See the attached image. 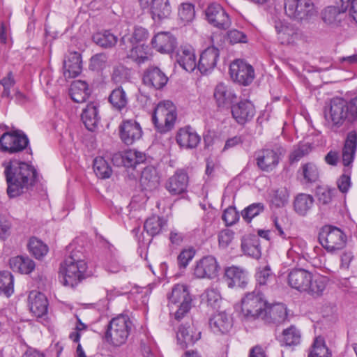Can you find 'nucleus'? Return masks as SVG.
Wrapping results in <instances>:
<instances>
[{
	"label": "nucleus",
	"instance_id": "nucleus-1",
	"mask_svg": "<svg viewBox=\"0 0 357 357\" xmlns=\"http://www.w3.org/2000/svg\"><path fill=\"white\" fill-rule=\"evenodd\" d=\"M3 174L7 183V194L10 198L16 197L35 183L37 172L35 168L24 162L10 160L3 163Z\"/></svg>",
	"mask_w": 357,
	"mask_h": 357
},
{
	"label": "nucleus",
	"instance_id": "nucleus-2",
	"mask_svg": "<svg viewBox=\"0 0 357 357\" xmlns=\"http://www.w3.org/2000/svg\"><path fill=\"white\" fill-rule=\"evenodd\" d=\"M287 282L291 288L314 298L321 296L326 287L325 278H313L312 273L303 268L291 270L288 274Z\"/></svg>",
	"mask_w": 357,
	"mask_h": 357
},
{
	"label": "nucleus",
	"instance_id": "nucleus-3",
	"mask_svg": "<svg viewBox=\"0 0 357 357\" xmlns=\"http://www.w3.org/2000/svg\"><path fill=\"white\" fill-rule=\"evenodd\" d=\"M87 269L84 255L79 250H73L63 263L61 264V273L63 275V284L73 287L85 278Z\"/></svg>",
	"mask_w": 357,
	"mask_h": 357
},
{
	"label": "nucleus",
	"instance_id": "nucleus-4",
	"mask_svg": "<svg viewBox=\"0 0 357 357\" xmlns=\"http://www.w3.org/2000/svg\"><path fill=\"white\" fill-rule=\"evenodd\" d=\"M132 328V323L129 317L120 314L113 318L107 325L106 340L114 346H120L126 342Z\"/></svg>",
	"mask_w": 357,
	"mask_h": 357
},
{
	"label": "nucleus",
	"instance_id": "nucleus-5",
	"mask_svg": "<svg viewBox=\"0 0 357 357\" xmlns=\"http://www.w3.org/2000/svg\"><path fill=\"white\" fill-rule=\"evenodd\" d=\"M176 116V109L173 102L165 100L159 102L155 108L152 121L158 132L165 133L173 128Z\"/></svg>",
	"mask_w": 357,
	"mask_h": 357
},
{
	"label": "nucleus",
	"instance_id": "nucleus-6",
	"mask_svg": "<svg viewBox=\"0 0 357 357\" xmlns=\"http://www.w3.org/2000/svg\"><path fill=\"white\" fill-rule=\"evenodd\" d=\"M266 301L259 291L249 292L241 300V314L247 321L261 318Z\"/></svg>",
	"mask_w": 357,
	"mask_h": 357
},
{
	"label": "nucleus",
	"instance_id": "nucleus-7",
	"mask_svg": "<svg viewBox=\"0 0 357 357\" xmlns=\"http://www.w3.org/2000/svg\"><path fill=\"white\" fill-rule=\"evenodd\" d=\"M168 299L169 305L171 307L174 305L178 307L174 314L175 319L178 321L188 313L191 308L192 298L188 287L185 284H176L168 296Z\"/></svg>",
	"mask_w": 357,
	"mask_h": 357
},
{
	"label": "nucleus",
	"instance_id": "nucleus-8",
	"mask_svg": "<svg viewBox=\"0 0 357 357\" xmlns=\"http://www.w3.org/2000/svg\"><path fill=\"white\" fill-rule=\"evenodd\" d=\"M319 241L328 252H333L345 247L347 236L337 227L325 225L319 233Z\"/></svg>",
	"mask_w": 357,
	"mask_h": 357
},
{
	"label": "nucleus",
	"instance_id": "nucleus-9",
	"mask_svg": "<svg viewBox=\"0 0 357 357\" xmlns=\"http://www.w3.org/2000/svg\"><path fill=\"white\" fill-rule=\"evenodd\" d=\"M347 101L341 98L331 100L329 107L324 109V117L328 126L340 128L346 119L349 120Z\"/></svg>",
	"mask_w": 357,
	"mask_h": 357
},
{
	"label": "nucleus",
	"instance_id": "nucleus-10",
	"mask_svg": "<svg viewBox=\"0 0 357 357\" xmlns=\"http://www.w3.org/2000/svg\"><path fill=\"white\" fill-rule=\"evenodd\" d=\"M29 143L27 136L19 130L6 132L0 137L1 151L10 154L22 151L28 146Z\"/></svg>",
	"mask_w": 357,
	"mask_h": 357
},
{
	"label": "nucleus",
	"instance_id": "nucleus-11",
	"mask_svg": "<svg viewBox=\"0 0 357 357\" xmlns=\"http://www.w3.org/2000/svg\"><path fill=\"white\" fill-rule=\"evenodd\" d=\"M284 11L290 18L298 21L308 20L317 13L311 0H285Z\"/></svg>",
	"mask_w": 357,
	"mask_h": 357
},
{
	"label": "nucleus",
	"instance_id": "nucleus-12",
	"mask_svg": "<svg viewBox=\"0 0 357 357\" xmlns=\"http://www.w3.org/2000/svg\"><path fill=\"white\" fill-rule=\"evenodd\" d=\"M220 267L216 259L208 255L197 261L193 268V275L198 279L212 280L218 275Z\"/></svg>",
	"mask_w": 357,
	"mask_h": 357
},
{
	"label": "nucleus",
	"instance_id": "nucleus-13",
	"mask_svg": "<svg viewBox=\"0 0 357 357\" xmlns=\"http://www.w3.org/2000/svg\"><path fill=\"white\" fill-rule=\"evenodd\" d=\"M231 79L242 85H249L255 78L252 66L241 59L233 61L229 66Z\"/></svg>",
	"mask_w": 357,
	"mask_h": 357
},
{
	"label": "nucleus",
	"instance_id": "nucleus-14",
	"mask_svg": "<svg viewBox=\"0 0 357 357\" xmlns=\"http://www.w3.org/2000/svg\"><path fill=\"white\" fill-rule=\"evenodd\" d=\"M209 24L220 29L226 30L231 26V20L225 9L217 3L209 4L205 10Z\"/></svg>",
	"mask_w": 357,
	"mask_h": 357
},
{
	"label": "nucleus",
	"instance_id": "nucleus-15",
	"mask_svg": "<svg viewBox=\"0 0 357 357\" xmlns=\"http://www.w3.org/2000/svg\"><path fill=\"white\" fill-rule=\"evenodd\" d=\"M146 160V154L135 149H128L123 152L116 153L112 158L114 165L127 167H135L137 165L144 162Z\"/></svg>",
	"mask_w": 357,
	"mask_h": 357
},
{
	"label": "nucleus",
	"instance_id": "nucleus-16",
	"mask_svg": "<svg viewBox=\"0 0 357 357\" xmlns=\"http://www.w3.org/2000/svg\"><path fill=\"white\" fill-rule=\"evenodd\" d=\"M119 134L122 142L131 145L142 135L140 125L134 120H126L119 126Z\"/></svg>",
	"mask_w": 357,
	"mask_h": 357
},
{
	"label": "nucleus",
	"instance_id": "nucleus-17",
	"mask_svg": "<svg viewBox=\"0 0 357 357\" xmlns=\"http://www.w3.org/2000/svg\"><path fill=\"white\" fill-rule=\"evenodd\" d=\"M142 79L146 86L161 89L167 84L168 77L158 67L150 66L145 70Z\"/></svg>",
	"mask_w": 357,
	"mask_h": 357
},
{
	"label": "nucleus",
	"instance_id": "nucleus-18",
	"mask_svg": "<svg viewBox=\"0 0 357 357\" xmlns=\"http://www.w3.org/2000/svg\"><path fill=\"white\" fill-rule=\"evenodd\" d=\"M231 114L238 123L244 124L253 118L255 108L249 100L240 101L231 106Z\"/></svg>",
	"mask_w": 357,
	"mask_h": 357
},
{
	"label": "nucleus",
	"instance_id": "nucleus-19",
	"mask_svg": "<svg viewBox=\"0 0 357 357\" xmlns=\"http://www.w3.org/2000/svg\"><path fill=\"white\" fill-rule=\"evenodd\" d=\"M176 140L181 147L192 149L200 143L201 137L192 128L186 126L178 130Z\"/></svg>",
	"mask_w": 357,
	"mask_h": 357
},
{
	"label": "nucleus",
	"instance_id": "nucleus-20",
	"mask_svg": "<svg viewBox=\"0 0 357 357\" xmlns=\"http://www.w3.org/2000/svg\"><path fill=\"white\" fill-rule=\"evenodd\" d=\"M188 185V176L183 170H177L174 175L169 178L165 188L172 195H181L185 192Z\"/></svg>",
	"mask_w": 357,
	"mask_h": 357
},
{
	"label": "nucleus",
	"instance_id": "nucleus-21",
	"mask_svg": "<svg viewBox=\"0 0 357 357\" xmlns=\"http://www.w3.org/2000/svg\"><path fill=\"white\" fill-rule=\"evenodd\" d=\"M201 332L198 331L193 324L181 325L177 333V341L182 349L193 345L200 339Z\"/></svg>",
	"mask_w": 357,
	"mask_h": 357
},
{
	"label": "nucleus",
	"instance_id": "nucleus-22",
	"mask_svg": "<svg viewBox=\"0 0 357 357\" xmlns=\"http://www.w3.org/2000/svg\"><path fill=\"white\" fill-rule=\"evenodd\" d=\"M219 50L214 46L206 48L200 55L197 68L202 74L211 72L216 66Z\"/></svg>",
	"mask_w": 357,
	"mask_h": 357
},
{
	"label": "nucleus",
	"instance_id": "nucleus-23",
	"mask_svg": "<svg viewBox=\"0 0 357 357\" xmlns=\"http://www.w3.org/2000/svg\"><path fill=\"white\" fill-rule=\"evenodd\" d=\"M30 311L37 317L46 314L48 309V301L43 293L38 291H30L28 296Z\"/></svg>",
	"mask_w": 357,
	"mask_h": 357
},
{
	"label": "nucleus",
	"instance_id": "nucleus-24",
	"mask_svg": "<svg viewBox=\"0 0 357 357\" xmlns=\"http://www.w3.org/2000/svg\"><path fill=\"white\" fill-rule=\"evenodd\" d=\"M176 61L186 71H193L197 66L194 49L190 46L180 47L176 54Z\"/></svg>",
	"mask_w": 357,
	"mask_h": 357
},
{
	"label": "nucleus",
	"instance_id": "nucleus-25",
	"mask_svg": "<svg viewBox=\"0 0 357 357\" xmlns=\"http://www.w3.org/2000/svg\"><path fill=\"white\" fill-rule=\"evenodd\" d=\"M213 97L218 108H227L236 99V96L230 87L224 83L216 85Z\"/></svg>",
	"mask_w": 357,
	"mask_h": 357
},
{
	"label": "nucleus",
	"instance_id": "nucleus-26",
	"mask_svg": "<svg viewBox=\"0 0 357 357\" xmlns=\"http://www.w3.org/2000/svg\"><path fill=\"white\" fill-rule=\"evenodd\" d=\"M151 44L158 52L169 54L176 47V39L169 32H160L153 38Z\"/></svg>",
	"mask_w": 357,
	"mask_h": 357
},
{
	"label": "nucleus",
	"instance_id": "nucleus-27",
	"mask_svg": "<svg viewBox=\"0 0 357 357\" xmlns=\"http://www.w3.org/2000/svg\"><path fill=\"white\" fill-rule=\"evenodd\" d=\"M287 317L286 307L282 303L266 305L261 319L267 323L281 324Z\"/></svg>",
	"mask_w": 357,
	"mask_h": 357
},
{
	"label": "nucleus",
	"instance_id": "nucleus-28",
	"mask_svg": "<svg viewBox=\"0 0 357 357\" xmlns=\"http://www.w3.org/2000/svg\"><path fill=\"white\" fill-rule=\"evenodd\" d=\"M279 153L271 149H264L257 154V165L264 172H271L276 167L279 162Z\"/></svg>",
	"mask_w": 357,
	"mask_h": 357
},
{
	"label": "nucleus",
	"instance_id": "nucleus-29",
	"mask_svg": "<svg viewBox=\"0 0 357 357\" xmlns=\"http://www.w3.org/2000/svg\"><path fill=\"white\" fill-rule=\"evenodd\" d=\"M225 278L230 288H243L248 282L245 272L236 266L229 267L225 270Z\"/></svg>",
	"mask_w": 357,
	"mask_h": 357
},
{
	"label": "nucleus",
	"instance_id": "nucleus-30",
	"mask_svg": "<svg viewBox=\"0 0 357 357\" xmlns=\"http://www.w3.org/2000/svg\"><path fill=\"white\" fill-rule=\"evenodd\" d=\"M64 76L66 77H75L82 70L81 54L77 52H70L63 61Z\"/></svg>",
	"mask_w": 357,
	"mask_h": 357
},
{
	"label": "nucleus",
	"instance_id": "nucleus-31",
	"mask_svg": "<svg viewBox=\"0 0 357 357\" xmlns=\"http://www.w3.org/2000/svg\"><path fill=\"white\" fill-rule=\"evenodd\" d=\"M209 325L214 333H226L232 327L230 317L225 312H220L210 319Z\"/></svg>",
	"mask_w": 357,
	"mask_h": 357
},
{
	"label": "nucleus",
	"instance_id": "nucleus-32",
	"mask_svg": "<svg viewBox=\"0 0 357 357\" xmlns=\"http://www.w3.org/2000/svg\"><path fill=\"white\" fill-rule=\"evenodd\" d=\"M357 147V133L351 131L348 133L342 150V162L345 167L349 166L354 158Z\"/></svg>",
	"mask_w": 357,
	"mask_h": 357
},
{
	"label": "nucleus",
	"instance_id": "nucleus-33",
	"mask_svg": "<svg viewBox=\"0 0 357 357\" xmlns=\"http://www.w3.org/2000/svg\"><path fill=\"white\" fill-rule=\"evenodd\" d=\"M345 17V13L335 6H328L321 13L324 23L332 27L340 26Z\"/></svg>",
	"mask_w": 357,
	"mask_h": 357
},
{
	"label": "nucleus",
	"instance_id": "nucleus-34",
	"mask_svg": "<svg viewBox=\"0 0 357 357\" xmlns=\"http://www.w3.org/2000/svg\"><path fill=\"white\" fill-rule=\"evenodd\" d=\"M92 40L98 47L107 50L115 47L119 38L110 30H103L94 33Z\"/></svg>",
	"mask_w": 357,
	"mask_h": 357
},
{
	"label": "nucleus",
	"instance_id": "nucleus-35",
	"mask_svg": "<svg viewBox=\"0 0 357 357\" xmlns=\"http://www.w3.org/2000/svg\"><path fill=\"white\" fill-rule=\"evenodd\" d=\"M140 183L144 190L150 191L156 189L159 186L160 178L156 169L153 167L149 166L143 169L141 174Z\"/></svg>",
	"mask_w": 357,
	"mask_h": 357
},
{
	"label": "nucleus",
	"instance_id": "nucleus-36",
	"mask_svg": "<svg viewBox=\"0 0 357 357\" xmlns=\"http://www.w3.org/2000/svg\"><path fill=\"white\" fill-rule=\"evenodd\" d=\"M241 248L245 255L255 259L261 257V247L259 238L255 235H249L243 238Z\"/></svg>",
	"mask_w": 357,
	"mask_h": 357
},
{
	"label": "nucleus",
	"instance_id": "nucleus-37",
	"mask_svg": "<svg viewBox=\"0 0 357 357\" xmlns=\"http://www.w3.org/2000/svg\"><path fill=\"white\" fill-rule=\"evenodd\" d=\"M153 19L161 20L167 18L172 12L169 0H153L150 3Z\"/></svg>",
	"mask_w": 357,
	"mask_h": 357
},
{
	"label": "nucleus",
	"instance_id": "nucleus-38",
	"mask_svg": "<svg viewBox=\"0 0 357 357\" xmlns=\"http://www.w3.org/2000/svg\"><path fill=\"white\" fill-rule=\"evenodd\" d=\"M82 120L89 130H93L99 121L98 111L96 105L93 102L88 104L83 109Z\"/></svg>",
	"mask_w": 357,
	"mask_h": 357
},
{
	"label": "nucleus",
	"instance_id": "nucleus-39",
	"mask_svg": "<svg viewBox=\"0 0 357 357\" xmlns=\"http://www.w3.org/2000/svg\"><path fill=\"white\" fill-rule=\"evenodd\" d=\"M10 266L14 271L29 274L35 268V262L28 257L17 256L10 259Z\"/></svg>",
	"mask_w": 357,
	"mask_h": 357
},
{
	"label": "nucleus",
	"instance_id": "nucleus-40",
	"mask_svg": "<svg viewBox=\"0 0 357 357\" xmlns=\"http://www.w3.org/2000/svg\"><path fill=\"white\" fill-rule=\"evenodd\" d=\"M69 94L75 102L86 101L89 94L87 83L82 80L74 81L70 85Z\"/></svg>",
	"mask_w": 357,
	"mask_h": 357
},
{
	"label": "nucleus",
	"instance_id": "nucleus-41",
	"mask_svg": "<svg viewBox=\"0 0 357 357\" xmlns=\"http://www.w3.org/2000/svg\"><path fill=\"white\" fill-rule=\"evenodd\" d=\"M314 204V198L312 195L301 193L298 194L294 201V210L301 216H305L312 208Z\"/></svg>",
	"mask_w": 357,
	"mask_h": 357
},
{
	"label": "nucleus",
	"instance_id": "nucleus-42",
	"mask_svg": "<svg viewBox=\"0 0 357 357\" xmlns=\"http://www.w3.org/2000/svg\"><path fill=\"white\" fill-rule=\"evenodd\" d=\"M167 226V220L163 218L153 215L144 222V229L151 236L159 234Z\"/></svg>",
	"mask_w": 357,
	"mask_h": 357
},
{
	"label": "nucleus",
	"instance_id": "nucleus-43",
	"mask_svg": "<svg viewBox=\"0 0 357 357\" xmlns=\"http://www.w3.org/2000/svg\"><path fill=\"white\" fill-rule=\"evenodd\" d=\"M109 102L118 111L125 108L128 102L126 91L121 86L114 89L109 96Z\"/></svg>",
	"mask_w": 357,
	"mask_h": 357
},
{
	"label": "nucleus",
	"instance_id": "nucleus-44",
	"mask_svg": "<svg viewBox=\"0 0 357 357\" xmlns=\"http://www.w3.org/2000/svg\"><path fill=\"white\" fill-rule=\"evenodd\" d=\"M298 173L303 176L305 183H314L319 176L317 166L312 162L303 164L300 167Z\"/></svg>",
	"mask_w": 357,
	"mask_h": 357
},
{
	"label": "nucleus",
	"instance_id": "nucleus-45",
	"mask_svg": "<svg viewBox=\"0 0 357 357\" xmlns=\"http://www.w3.org/2000/svg\"><path fill=\"white\" fill-rule=\"evenodd\" d=\"M301 331L294 325L283 330L280 341L287 346L297 345L301 342Z\"/></svg>",
	"mask_w": 357,
	"mask_h": 357
},
{
	"label": "nucleus",
	"instance_id": "nucleus-46",
	"mask_svg": "<svg viewBox=\"0 0 357 357\" xmlns=\"http://www.w3.org/2000/svg\"><path fill=\"white\" fill-rule=\"evenodd\" d=\"M275 29L282 44H289L293 41V36L295 34L293 27L281 21H276Z\"/></svg>",
	"mask_w": 357,
	"mask_h": 357
},
{
	"label": "nucleus",
	"instance_id": "nucleus-47",
	"mask_svg": "<svg viewBox=\"0 0 357 357\" xmlns=\"http://www.w3.org/2000/svg\"><path fill=\"white\" fill-rule=\"evenodd\" d=\"M255 278L257 285L260 287L268 286L275 281V275L271 271L270 266L266 265L259 267L255 273Z\"/></svg>",
	"mask_w": 357,
	"mask_h": 357
},
{
	"label": "nucleus",
	"instance_id": "nucleus-48",
	"mask_svg": "<svg viewBox=\"0 0 357 357\" xmlns=\"http://www.w3.org/2000/svg\"><path fill=\"white\" fill-rule=\"evenodd\" d=\"M28 249L36 259L43 258L49 250L47 245L36 237H31L29 239Z\"/></svg>",
	"mask_w": 357,
	"mask_h": 357
},
{
	"label": "nucleus",
	"instance_id": "nucleus-49",
	"mask_svg": "<svg viewBox=\"0 0 357 357\" xmlns=\"http://www.w3.org/2000/svg\"><path fill=\"white\" fill-rule=\"evenodd\" d=\"M148 46L145 44H135L128 56L136 61L138 64L144 63L149 59L146 50Z\"/></svg>",
	"mask_w": 357,
	"mask_h": 357
},
{
	"label": "nucleus",
	"instance_id": "nucleus-50",
	"mask_svg": "<svg viewBox=\"0 0 357 357\" xmlns=\"http://www.w3.org/2000/svg\"><path fill=\"white\" fill-rule=\"evenodd\" d=\"M93 171L100 178H108L112 175V168L102 157L96 158L93 160Z\"/></svg>",
	"mask_w": 357,
	"mask_h": 357
},
{
	"label": "nucleus",
	"instance_id": "nucleus-51",
	"mask_svg": "<svg viewBox=\"0 0 357 357\" xmlns=\"http://www.w3.org/2000/svg\"><path fill=\"white\" fill-rule=\"evenodd\" d=\"M265 210V206L263 203L257 202L250 204L245 207L241 213L243 219L247 222L250 223L252 220L259 215Z\"/></svg>",
	"mask_w": 357,
	"mask_h": 357
},
{
	"label": "nucleus",
	"instance_id": "nucleus-52",
	"mask_svg": "<svg viewBox=\"0 0 357 357\" xmlns=\"http://www.w3.org/2000/svg\"><path fill=\"white\" fill-rule=\"evenodd\" d=\"M13 276L8 271L0 273V293L9 297L13 293Z\"/></svg>",
	"mask_w": 357,
	"mask_h": 357
},
{
	"label": "nucleus",
	"instance_id": "nucleus-53",
	"mask_svg": "<svg viewBox=\"0 0 357 357\" xmlns=\"http://www.w3.org/2000/svg\"><path fill=\"white\" fill-rule=\"evenodd\" d=\"M331 354L326 346L323 338L317 337L312 346L308 357H331Z\"/></svg>",
	"mask_w": 357,
	"mask_h": 357
},
{
	"label": "nucleus",
	"instance_id": "nucleus-54",
	"mask_svg": "<svg viewBox=\"0 0 357 357\" xmlns=\"http://www.w3.org/2000/svg\"><path fill=\"white\" fill-rule=\"evenodd\" d=\"M312 150L309 144L298 145L289 155V159L291 164L298 162L301 158L307 155Z\"/></svg>",
	"mask_w": 357,
	"mask_h": 357
},
{
	"label": "nucleus",
	"instance_id": "nucleus-55",
	"mask_svg": "<svg viewBox=\"0 0 357 357\" xmlns=\"http://www.w3.org/2000/svg\"><path fill=\"white\" fill-rule=\"evenodd\" d=\"M202 300L206 301L208 305L215 308L219 305L221 300L220 294L214 288H208L202 294Z\"/></svg>",
	"mask_w": 357,
	"mask_h": 357
},
{
	"label": "nucleus",
	"instance_id": "nucleus-56",
	"mask_svg": "<svg viewBox=\"0 0 357 357\" xmlns=\"http://www.w3.org/2000/svg\"><path fill=\"white\" fill-rule=\"evenodd\" d=\"M195 15L194 6L189 3H183L178 9V16L185 22H191Z\"/></svg>",
	"mask_w": 357,
	"mask_h": 357
},
{
	"label": "nucleus",
	"instance_id": "nucleus-57",
	"mask_svg": "<svg viewBox=\"0 0 357 357\" xmlns=\"http://www.w3.org/2000/svg\"><path fill=\"white\" fill-rule=\"evenodd\" d=\"M195 255V250L192 248L183 250L177 257L178 267L185 268Z\"/></svg>",
	"mask_w": 357,
	"mask_h": 357
},
{
	"label": "nucleus",
	"instance_id": "nucleus-58",
	"mask_svg": "<svg viewBox=\"0 0 357 357\" xmlns=\"http://www.w3.org/2000/svg\"><path fill=\"white\" fill-rule=\"evenodd\" d=\"M108 56L105 53H99L93 56L91 59L90 66L93 70H101L107 65Z\"/></svg>",
	"mask_w": 357,
	"mask_h": 357
},
{
	"label": "nucleus",
	"instance_id": "nucleus-59",
	"mask_svg": "<svg viewBox=\"0 0 357 357\" xmlns=\"http://www.w3.org/2000/svg\"><path fill=\"white\" fill-rule=\"evenodd\" d=\"M0 84L3 86L1 94L2 98H12L10 89L14 86L15 80L12 72H9L6 77L0 80Z\"/></svg>",
	"mask_w": 357,
	"mask_h": 357
},
{
	"label": "nucleus",
	"instance_id": "nucleus-60",
	"mask_svg": "<svg viewBox=\"0 0 357 357\" xmlns=\"http://www.w3.org/2000/svg\"><path fill=\"white\" fill-rule=\"evenodd\" d=\"M335 193V188H320L317 191L318 200L322 204H328Z\"/></svg>",
	"mask_w": 357,
	"mask_h": 357
},
{
	"label": "nucleus",
	"instance_id": "nucleus-61",
	"mask_svg": "<svg viewBox=\"0 0 357 357\" xmlns=\"http://www.w3.org/2000/svg\"><path fill=\"white\" fill-rule=\"evenodd\" d=\"M222 218L227 225H233L238 220L239 216L234 207H229L224 211Z\"/></svg>",
	"mask_w": 357,
	"mask_h": 357
},
{
	"label": "nucleus",
	"instance_id": "nucleus-62",
	"mask_svg": "<svg viewBox=\"0 0 357 357\" xmlns=\"http://www.w3.org/2000/svg\"><path fill=\"white\" fill-rule=\"evenodd\" d=\"M227 38L232 44L247 43V36L243 32L237 29H232L227 32Z\"/></svg>",
	"mask_w": 357,
	"mask_h": 357
},
{
	"label": "nucleus",
	"instance_id": "nucleus-63",
	"mask_svg": "<svg viewBox=\"0 0 357 357\" xmlns=\"http://www.w3.org/2000/svg\"><path fill=\"white\" fill-rule=\"evenodd\" d=\"M132 40L135 44H144V42L149 37V32L143 27H135V31L132 35Z\"/></svg>",
	"mask_w": 357,
	"mask_h": 357
},
{
	"label": "nucleus",
	"instance_id": "nucleus-64",
	"mask_svg": "<svg viewBox=\"0 0 357 357\" xmlns=\"http://www.w3.org/2000/svg\"><path fill=\"white\" fill-rule=\"evenodd\" d=\"M234 233L229 229L221 231L218 235L219 244L222 247H227L234 238Z\"/></svg>",
	"mask_w": 357,
	"mask_h": 357
}]
</instances>
